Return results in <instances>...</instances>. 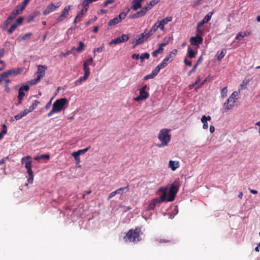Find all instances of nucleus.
I'll return each mask as SVG.
<instances>
[{
  "label": "nucleus",
  "mask_w": 260,
  "mask_h": 260,
  "mask_svg": "<svg viewBox=\"0 0 260 260\" xmlns=\"http://www.w3.org/2000/svg\"><path fill=\"white\" fill-rule=\"evenodd\" d=\"M141 231L140 227H136L135 230H129L123 238L124 241L132 242H137L141 241L140 234H142Z\"/></svg>",
  "instance_id": "nucleus-1"
},
{
  "label": "nucleus",
  "mask_w": 260,
  "mask_h": 260,
  "mask_svg": "<svg viewBox=\"0 0 260 260\" xmlns=\"http://www.w3.org/2000/svg\"><path fill=\"white\" fill-rule=\"evenodd\" d=\"M170 129H162L160 131L158 136V139L160 141L161 143L157 145L158 147H162L167 146L171 140V135L169 134L168 132Z\"/></svg>",
  "instance_id": "nucleus-2"
},
{
  "label": "nucleus",
  "mask_w": 260,
  "mask_h": 260,
  "mask_svg": "<svg viewBox=\"0 0 260 260\" xmlns=\"http://www.w3.org/2000/svg\"><path fill=\"white\" fill-rule=\"evenodd\" d=\"M180 186V182L177 180L171 185L169 190L168 197L167 199V202H173L174 200Z\"/></svg>",
  "instance_id": "nucleus-3"
},
{
  "label": "nucleus",
  "mask_w": 260,
  "mask_h": 260,
  "mask_svg": "<svg viewBox=\"0 0 260 260\" xmlns=\"http://www.w3.org/2000/svg\"><path fill=\"white\" fill-rule=\"evenodd\" d=\"M68 103V100L64 98L57 99L53 104L52 107L57 112H60L66 108V105Z\"/></svg>",
  "instance_id": "nucleus-4"
},
{
  "label": "nucleus",
  "mask_w": 260,
  "mask_h": 260,
  "mask_svg": "<svg viewBox=\"0 0 260 260\" xmlns=\"http://www.w3.org/2000/svg\"><path fill=\"white\" fill-rule=\"evenodd\" d=\"M149 37L146 33V30L144 33H142L136 37V43L133 46V48H135L137 46L142 44L143 42L147 40Z\"/></svg>",
  "instance_id": "nucleus-5"
},
{
  "label": "nucleus",
  "mask_w": 260,
  "mask_h": 260,
  "mask_svg": "<svg viewBox=\"0 0 260 260\" xmlns=\"http://www.w3.org/2000/svg\"><path fill=\"white\" fill-rule=\"evenodd\" d=\"M129 38L128 35H122L120 37H119L115 39L112 40L109 42V45L118 44L127 41Z\"/></svg>",
  "instance_id": "nucleus-6"
},
{
  "label": "nucleus",
  "mask_w": 260,
  "mask_h": 260,
  "mask_svg": "<svg viewBox=\"0 0 260 260\" xmlns=\"http://www.w3.org/2000/svg\"><path fill=\"white\" fill-rule=\"evenodd\" d=\"M18 12V11H17ZM18 15V12H15L14 10L9 16L8 18L5 21L2 27L3 30L6 29L7 26L10 24L11 21Z\"/></svg>",
  "instance_id": "nucleus-7"
},
{
  "label": "nucleus",
  "mask_w": 260,
  "mask_h": 260,
  "mask_svg": "<svg viewBox=\"0 0 260 260\" xmlns=\"http://www.w3.org/2000/svg\"><path fill=\"white\" fill-rule=\"evenodd\" d=\"M60 3H57L56 4V5H55L53 3H51L47 6L46 9L44 10V11L43 12V14L44 15H46L49 14L50 13L55 11L56 9L60 7Z\"/></svg>",
  "instance_id": "nucleus-8"
},
{
  "label": "nucleus",
  "mask_w": 260,
  "mask_h": 260,
  "mask_svg": "<svg viewBox=\"0 0 260 260\" xmlns=\"http://www.w3.org/2000/svg\"><path fill=\"white\" fill-rule=\"evenodd\" d=\"M203 38L199 35L192 37L190 39V43L193 45L198 46L203 42Z\"/></svg>",
  "instance_id": "nucleus-9"
},
{
  "label": "nucleus",
  "mask_w": 260,
  "mask_h": 260,
  "mask_svg": "<svg viewBox=\"0 0 260 260\" xmlns=\"http://www.w3.org/2000/svg\"><path fill=\"white\" fill-rule=\"evenodd\" d=\"M30 0H24L20 5H18L15 10H14L15 12H17L18 11V15L20 14L22 11L24 9L26 5L30 2Z\"/></svg>",
  "instance_id": "nucleus-10"
},
{
  "label": "nucleus",
  "mask_w": 260,
  "mask_h": 260,
  "mask_svg": "<svg viewBox=\"0 0 260 260\" xmlns=\"http://www.w3.org/2000/svg\"><path fill=\"white\" fill-rule=\"evenodd\" d=\"M90 74V71H88L86 69V71L84 72V75L83 76L80 77L78 80H77L75 82V86H78L81 84L82 82L84 81H85L88 77H89Z\"/></svg>",
  "instance_id": "nucleus-11"
},
{
  "label": "nucleus",
  "mask_w": 260,
  "mask_h": 260,
  "mask_svg": "<svg viewBox=\"0 0 260 260\" xmlns=\"http://www.w3.org/2000/svg\"><path fill=\"white\" fill-rule=\"evenodd\" d=\"M22 72V69L18 68V69H12L8 70L5 72L7 75V77L8 78L10 76H12V75L16 76V75H19V74H21V73Z\"/></svg>",
  "instance_id": "nucleus-12"
},
{
  "label": "nucleus",
  "mask_w": 260,
  "mask_h": 260,
  "mask_svg": "<svg viewBox=\"0 0 260 260\" xmlns=\"http://www.w3.org/2000/svg\"><path fill=\"white\" fill-rule=\"evenodd\" d=\"M47 69L45 66L39 65L38 67V70L37 72V77H39L40 79L43 77L45 74V70Z\"/></svg>",
  "instance_id": "nucleus-13"
},
{
  "label": "nucleus",
  "mask_w": 260,
  "mask_h": 260,
  "mask_svg": "<svg viewBox=\"0 0 260 260\" xmlns=\"http://www.w3.org/2000/svg\"><path fill=\"white\" fill-rule=\"evenodd\" d=\"M149 96V93L146 91L140 90V94L134 99V101L139 102L146 99Z\"/></svg>",
  "instance_id": "nucleus-14"
},
{
  "label": "nucleus",
  "mask_w": 260,
  "mask_h": 260,
  "mask_svg": "<svg viewBox=\"0 0 260 260\" xmlns=\"http://www.w3.org/2000/svg\"><path fill=\"white\" fill-rule=\"evenodd\" d=\"M172 20V17H167L164 19H163L162 20H161L160 22H158V26H159L160 29L161 30H164L165 27L164 25L166 24H167L168 22H171Z\"/></svg>",
  "instance_id": "nucleus-15"
},
{
  "label": "nucleus",
  "mask_w": 260,
  "mask_h": 260,
  "mask_svg": "<svg viewBox=\"0 0 260 260\" xmlns=\"http://www.w3.org/2000/svg\"><path fill=\"white\" fill-rule=\"evenodd\" d=\"M162 202L160 201L158 198H155L153 199L148 207V210H153L157 204H160Z\"/></svg>",
  "instance_id": "nucleus-16"
},
{
  "label": "nucleus",
  "mask_w": 260,
  "mask_h": 260,
  "mask_svg": "<svg viewBox=\"0 0 260 260\" xmlns=\"http://www.w3.org/2000/svg\"><path fill=\"white\" fill-rule=\"evenodd\" d=\"M32 35V34L31 32H28L27 34H25L24 35H21L19 36L17 38V41L18 42H21L22 41L25 40H28L30 39V37Z\"/></svg>",
  "instance_id": "nucleus-17"
},
{
  "label": "nucleus",
  "mask_w": 260,
  "mask_h": 260,
  "mask_svg": "<svg viewBox=\"0 0 260 260\" xmlns=\"http://www.w3.org/2000/svg\"><path fill=\"white\" fill-rule=\"evenodd\" d=\"M211 117L210 116H206L205 115H203L201 118V122L203 123V128L204 129H206L208 127V125L207 123V120H211Z\"/></svg>",
  "instance_id": "nucleus-18"
},
{
  "label": "nucleus",
  "mask_w": 260,
  "mask_h": 260,
  "mask_svg": "<svg viewBox=\"0 0 260 260\" xmlns=\"http://www.w3.org/2000/svg\"><path fill=\"white\" fill-rule=\"evenodd\" d=\"M167 190V188L165 187H161L159 189L158 191L162 193L160 197L158 198L160 201L165 202L166 201Z\"/></svg>",
  "instance_id": "nucleus-19"
},
{
  "label": "nucleus",
  "mask_w": 260,
  "mask_h": 260,
  "mask_svg": "<svg viewBox=\"0 0 260 260\" xmlns=\"http://www.w3.org/2000/svg\"><path fill=\"white\" fill-rule=\"evenodd\" d=\"M169 166L172 171H175L179 168V162L177 161L170 160L169 162Z\"/></svg>",
  "instance_id": "nucleus-20"
},
{
  "label": "nucleus",
  "mask_w": 260,
  "mask_h": 260,
  "mask_svg": "<svg viewBox=\"0 0 260 260\" xmlns=\"http://www.w3.org/2000/svg\"><path fill=\"white\" fill-rule=\"evenodd\" d=\"M40 15V12L38 11H36L34 12L31 15H29L27 17V23H30L32 22L34 19L38 17Z\"/></svg>",
  "instance_id": "nucleus-21"
},
{
  "label": "nucleus",
  "mask_w": 260,
  "mask_h": 260,
  "mask_svg": "<svg viewBox=\"0 0 260 260\" xmlns=\"http://www.w3.org/2000/svg\"><path fill=\"white\" fill-rule=\"evenodd\" d=\"M158 21L155 23L154 25L151 27L150 30L147 33H146L149 37H150L157 30V29L159 28V26H158Z\"/></svg>",
  "instance_id": "nucleus-22"
},
{
  "label": "nucleus",
  "mask_w": 260,
  "mask_h": 260,
  "mask_svg": "<svg viewBox=\"0 0 260 260\" xmlns=\"http://www.w3.org/2000/svg\"><path fill=\"white\" fill-rule=\"evenodd\" d=\"M235 101H233V102H231V103H227V101L224 103V111L225 112H228L229 110H230L231 109H232L234 106V103H235Z\"/></svg>",
  "instance_id": "nucleus-23"
},
{
  "label": "nucleus",
  "mask_w": 260,
  "mask_h": 260,
  "mask_svg": "<svg viewBox=\"0 0 260 260\" xmlns=\"http://www.w3.org/2000/svg\"><path fill=\"white\" fill-rule=\"evenodd\" d=\"M93 61V59L92 57H90V58L88 59L86 61H84L83 63V69L84 72L86 71V69L88 70V71H90L89 68L87 67L88 65H90Z\"/></svg>",
  "instance_id": "nucleus-24"
},
{
  "label": "nucleus",
  "mask_w": 260,
  "mask_h": 260,
  "mask_svg": "<svg viewBox=\"0 0 260 260\" xmlns=\"http://www.w3.org/2000/svg\"><path fill=\"white\" fill-rule=\"evenodd\" d=\"M121 21L118 19V17L114 18L113 19L110 20L108 23V25L109 26H114L117 24L119 23Z\"/></svg>",
  "instance_id": "nucleus-25"
},
{
  "label": "nucleus",
  "mask_w": 260,
  "mask_h": 260,
  "mask_svg": "<svg viewBox=\"0 0 260 260\" xmlns=\"http://www.w3.org/2000/svg\"><path fill=\"white\" fill-rule=\"evenodd\" d=\"M129 190V186L127 185L125 187L119 188L115 190L116 194H123V192H126Z\"/></svg>",
  "instance_id": "nucleus-26"
},
{
  "label": "nucleus",
  "mask_w": 260,
  "mask_h": 260,
  "mask_svg": "<svg viewBox=\"0 0 260 260\" xmlns=\"http://www.w3.org/2000/svg\"><path fill=\"white\" fill-rule=\"evenodd\" d=\"M40 103V102L37 101V100H35L34 103L32 104V105L29 106V108L28 109H25L26 111H27L28 112V113L32 111L37 107V106L39 105V104Z\"/></svg>",
  "instance_id": "nucleus-27"
},
{
  "label": "nucleus",
  "mask_w": 260,
  "mask_h": 260,
  "mask_svg": "<svg viewBox=\"0 0 260 260\" xmlns=\"http://www.w3.org/2000/svg\"><path fill=\"white\" fill-rule=\"evenodd\" d=\"M28 114L27 111L24 110L23 111L19 113V114L16 115L14 116V118L16 120H19L22 118L23 117L25 116Z\"/></svg>",
  "instance_id": "nucleus-28"
},
{
  "label": "nucleus",
  "mask_w": 260,
  "mask_h": 260,
  "mask_svg": "<svg viewBox=\"0 0 260 260\" xmlns=\"http://www.w3.org/2000/svg\"><path fill=\"white\" fill-rule=\"evenodd\" d=\"M132 3L133 5L132 8L133 10L135 11H136L142 7L141 4H140L139 3H138L136 1H135L134 0H133Z\"/></svg>",
  "instance_id": "nucleus-29"
},
{
  "label": "nucleus",
  "mask_w": 260,
  "mask_h": 260,
  "mask_svg": "<svg viewBox=\"0 0 260 260\" xmlns=\"http://www.w3.org/2000/svg\"><path fill=\"white\" fill-rule=\"evenodd\" d=\"M214 13V11L209 12L203 19V21L205 23H208L211 19L212 15Z\"/></svg>",
  "instance_id": "nucleus-30"
},
{
  "label": "nucleus",
  "mask_w": 260,
  "mask_h": 260,
  "mask_svg": "<svg viewBox=\"0 0 260 260\" xmlns=\"http://www.w3.org/2000/svg\"><path fill=\"white\" fill-rule=\"evenodd\" d=\"M238 95L237 91H234L230 97L227 100V103L233 102L234 101V99Z\"/></svg>",
  "instance_id": "nucleus-31"
},
{
  "label": "nucleus",
  "mask_w": 260,
  "mask_h": 260,
  "mask_svg": "<svg viewBox=\"0 0 260 260\" xmlns=\"http://www.w3.org/2000/svg\"><path fill=\"white\" fill-rule=\"evenodd\" d=\"M72 155L74 157V159L76 160V164L77 166H78L79 167H80V165H79L80 162V158L79 157V155L77 154V153L74 152Z\"/></svg>",
  "instance_id": "nucleus-32"
},
{
  "label": "nucleus",
  "mask_w": 260,
  "mask_h": 260,
  "mask_svg": "<svg viewBox=\"0 0 260 260\" xmlns=\"http://www.w3.org/2000/svg\"><path fill=\"white\" fill-rule=\"evenodd\" d=\"M188 56L189 58H194L196 56V52H194L190 47L188 48L187 50Z\"/></svg>",
  "instance_id": "nucleus-33"
},
{
  "label": "nucleus",
  "mask_w": 260,
  "mask_h": 260,
  "mask_svg": "<svg viewBox=\"0 0 260 260\" xmlns=\"http://www.w3.org/2000/svg\"><path fill=\"white\" fill-rule=\"evenodd\" d=\"M71 6H66L63 10V11L61 13V14L67 17L68 16V15H69V12L71 9Z\"/></svg>",
  "instance_id": "nucleus-34"
},
{
  "label": "nucleus",
  "mask_w": 260,
  "mask_h": 260,
  "mask_svg": "<svg viewBox=\"0 0 260 260\" xmlns=\"http://www.w3.org/2000/svg\"><path fill=\"white\" fill-rule=\"evenodd\" d=\"M246 36V32H240L237 35L235 39L240 41Z\"/></svg>",
  "instance_id": "nucleus-35"
},
{
  "label": "nucleus",
  "mask_w": 260,
  "mask_h": 260,
  "mask_svg": "<svg viewBox=\"0 0 260 260\" xmlns=\"http://www.w3.org/2000/svg\"><path fill=\"white\" fill-rule=\"evenodd\" d=\"M84 47V43L82 41H80L79 42L78 47H77V48H75V50H76L78 52H81L83 50Z\"/></svg>",
  "instance_id": "nucleus-36"
},
{
  "label": "nucleus",
  "mask_w": 260,
  "mask_h": 260,
  "mask_svg": "<svg viewBox=\"0 0 260 260\" xmlns=\"http://www.w3.org/2000/svg\"><path fill=\"white\" fill-rule=\"evenodd\" d=\"M18 27V26L15 24V23L13 24L10 28L9 29H8L7 30V33L9 35H11L12 34L13 31L16 29V28Z\"/></svg>",
  "instance_id": "nucleus-37"
},
{
  "label": "nucleus",
  "mask_w": 260,
  "mask_h": 260,
  "mask_svg": "<svg viewBox=\"0 0 260 260\" xmlns=\"http://www.w3.org/2000/svg\"><path fill=\"white\" fill-rule=\"evenodd\" d=\"M90 148V146H88L83 149L79 150L78 151H76L75 152L77 153L78 155H80L81 154H84V153H86V152H87L89 150Z\"/></svg>",
  "instance_id": "nucleus-38"
},
{
  "label": "nucleus",
  "mask_w": 260,
  "mask_h": 260,
  "mask_svg": "<svg viewBox=\"0 0 260 260\" xmlns=\"http://www.w3.org/2000/svg\"><path fill=\"white\" fill-rule=\"evenodd\" d=\"M170 62L168 60V58H165L159 64V66L161 67L162 69L165 68L168 64V62Z\"/></svg>",
  "instance_id": "nucleus-39"
},
{
  "label": "nucleus",
  "mask_w": 260,
  "mask_h": 260,
  "mask_svg": "<svg viewBox=\"0 0 260 260\" xmlns=\"http://www.w3.org/2000/svg\"><path fill=\"white\" fill-rule=\"evenodd\" d=\"M226 53V50L225 49H223L221 50V52L218 55L217 59L218 60H220L221 59H222L224 57V56H225Z\"/></svg>",
  "instance_id": "nucleus-40"
},
{
  "label": "nucleus",
  "mask_w": 260,
  "mask_h": 260,
  "mask_svg": "<svg viewBox=\"0 0 260 260\" xmlns=\"http://www.w3.org/2000/svg\"><path fill=\"white\" fill-rule=\"evenodd\" d=\"M163 48L158 47L157 49L155 50L152 53V55L153 57H156L157 54L163 52Z\"/></svg>",
  "instance_id": "nucleus-41"
},
{
  "label": "nucleus",
  "mask_w": 260,
  "mask_h": 260,
  "mask_svg": "<svg viewBox=\"0 0 260 260\" xmlns=\"http://www.w3.org/2000/svg\"><path fill=\"white\" fill-rule=\"evenodd\" d=\"M157 241H158L159 243L165 242V243H171L172 244L175 243V240L173 239L172 238H171L169 239H160L159 240H157Z\"/></svg>",
  "instance_id": "nucleus-42"
},
{
  "label": "nucleus",
  "mask_w": 260,
  "mask_h": 260,
  "mask_svg": "<svg viewBox=\"0 0 260 260\" xmlns=\"http://www.w3.org/2000/svg\"><path fill=\"white\" fill-rule=\"evenodd\" d=\"M25 96V93L21 89H19L18 99L19 100H22L23 97Z\"/></svg>",
  "instance_id": "nucleus-43"
},
{
  "label": "nucleus",
  "mask_w": 260,
  "mask_h": 260,
  "mask_svg": "<svg viewBox=\"0 0 260 260\" xmlns=\"http://www.w3.org/2000/svg\"><path fill=\"white\" fill-rule=\"evenodd\" d=\"M161 67H160L159 64L157 65L155 69L152 71L153 74L156 76L159 73L160 69H161Z\"/></svg>",
  "instance_id": "nucleus-44"
},
{
  "label": "nucleus",
  "mask_w": 260,
  "mask_h": 260,
  "mask_svg": "<svg viewBox=\"0 0 260 260\" xmlns=\"http://www.w3.org/2000/svg\"><path fill=\"white\" fill-rule=\"evenodd\" d=\"M10 80L9 79H6L5 80V90L7 92H9L10 91V88L9 87V86H8V84L9 83H10Z\"/></svg>",
  "instance_id": "nucleus-45"
},
{
  "label": "nucleus",
  "mask_w": 260,
  "mask_h": 260,
  "mask_svg": "<svg viewBox=\"0 0 260 260\" xmlns=\"http://www.w3.org/2000/svg\"><path fill=\"white\" fill-rule=\"evenodd\" d=\"M227 88L226 87H223L221 91V95L222 98H225L227 96Z\"/></svg>",
  "instance_id": "nucleus-46"
},
{
  "label": "nucleus",
  "mask_w": 260,
  "mask_h": 260,
  "mask_svg": "<svg viewBox=\"0 0 260 260\" xmlns=\"http://www.w3.org/2000/svg\"><path fill=\"white\" fill-rule=\"evenodd\" d=\"M146 13V10L144 9L137 12V15H138L139 18L140 17L144 16Z\"/></svg>",
  "instance_id": "nucleus-47"
},
{
  "label": "nucleus",
  "mask_w": 260,
  "mask_h": 260,
  "mask_svg": "<svg viewBox=\"0 0 260 260\" xmlns=\"http://www.w3.org/2000/svg\"><path fill=\"white\" fill-rule=\"evenodd\" d=\"M40 79L39 77H37L36 78H35L34 79H32L30 81H29V84L30 85L36 84L40 81Z\"/></svg>",
  "instance_id": "nucleus-48"
},
{
  "label": "nucleus",
  "mask_w": 260,
  "mask_h": 260,
  "mask_svg": "<svg viewBox=\"0 0 260 260\" xmlns=\"http://www.w3.org/2000/svg\"><path fill=\"white\" fill-rule=\"evenodd\" d=\"M149 57H150V55L148 53H144L141 54V55L140 56V58H141L142 61H143L144 59H145V58L149 59Z\"/></svg>",
  "instance_id": "nucleus-49"
},
{
  "label": "nucleus",
  "mask_w": 260,
  "mask_h": 260,
  "mask_svg": "<svg viewBox=\"0 0 260 260\" xmlns=\"http://www.w3.org/2000/svg\"><path fill=\"white\" fill-rule=\"evenodd\" d=\"M31 157L29 156H27L26 157H22L21 160V162L22 163V164L25 165L26 162L30 161L29 159Z\"/></svg>",
  "instance_id": "nucleus-50"
},
{
  "label": "nucleus",
  "mask_w": 260,
  "mask_h": 260,
  "mask_svg": "<svg viewBox=\"0 0 260 260\" xmlns=\"http://www.w3.org/2000/svg\"><path fill=\"white\" fill-rule=\"evenodd\" d=\"M200 76H198L197 79L196 80V81L194 82V83L189 85V89H192L196 85L198 84V83L200 82Z\"/></svg>",
  "instance_id": "nucleus-51"
},
{
  "label": "nucleus",
  "mask_w": 260,
  "mask_h": 260,
  "mask_svg": "<svg viewBox=\"0 0 260 260\" xmlns=\"http://www.w3.org/2000/svg\"><path fill=\"white\" fill-rule=\"evenodd\" d=\"M23 17H19L17 20H16V23H15V24H16L18 26L19 25H20L22 23V21L23 20Z\"/></svg>",
  "instance_id": "nucleus-52"
},
{
  "label": "nucleus",
  "mask_w": 260,
  "mask_h": 260,
  "mask_svg": "<svg viewBox=\"0 0 260 260\" xmlns=\"http://www.w3.org/2000/svg\"><path fill=\"white\" fill-rule=\"evenodd\" d=\"M89 4L90 3L88 2V0H84L82 3V6L84 8H87V9L88 10V6Z\"/></svg>",
  "instance_id": "nucleus-53"
},
{
  "label": "nucleus",
  "mask_w": 260,
  "mask_h": 260,
  "mask_svg": "<svg viewBox=\"0 0 260 260\" xmlns=\"http://www.w3.org/2000/svg\"><path fill=\"white\" fill-rule=\"evenodd\" d=\"M66 18V17L61 14V15L56 19V23L62 22Z\"/></svg>",
  "instance_id": "nucleus-54"
},
{
  "label": "nucleus",
  "mask_w": 260,
  "mask_h": 260,
  "mask_svg": "<svg viewBox=\"0 0 260 260\" xmlns=\"http://www.w3.org/2000/svg\"><path fill=\"white\" fill-rule=\"evenodd\" d=\"M3 130L0 132V134L2 135V138H3V135L7 133V127H6V125L5 124H3Z\"/></svg>",
  "instance_id": "nucleus-55"
},
{
  "label": "nucleus",
  "mask_w": 260,
  "mask_h": 260,
  "mask_svg": "<svg viewBox=\"0 0 260 260\" xmlns=\"http://www.w3.org/2000/svg\"><path fill=\"white\" fill-rule=\"evenodd\" d=\"M96 19H97V17H95L94 18H92V19H91L88 20L86 22V23H85L86 25L87 26L89 25L90 24H91L92 23H93L95 21H96Z\"/></svg>",
  "instance_id": "nucleus-56"
},
{
  "label": "nucleus",
  "mask_w": 260,
  "mask_h": 260,
  "mask_svg": "<svg viewBox=\"0 0 260 260\" xmlns=\"http://www.w3.org/2000/svg\"><path fill=\"white\" fill-rule=\"evenodd\" d=\"M115 0H107L102 5V6L104 7H107L109 4H112L114 3Z\"/></svg>",
  "instance_id": "nucleus-57"
},
{
  "label": "nucleus",
  "mask_w": 260,
  "mask_h": 260,
  "mask_svg": "<svg viewBox=\"0 0 260 260\" xmlns=\"http://www.w3.org/2000/svg\"><path fill=\"white\" fill-rule=\"evenodd\" d=\"M104 45H102V46H101L99 48H95L93 50V52L94 53L95 52H102L104 50Z\"/></svg>",
  "instance_id": "nucleus-58"
},
{
  "label": "nucleus",
  "mask_w": 260,
  "mask_h": 260,
  "mask_svg": "<svg viewBox=\"0 0 260 260\" xmlns=\"http://www.w3.org/2000/svg\"><path fill=\"white\" fill-rule=\"evenodd\" d=\"M126 15H125L122 12L120 13V14L117 16L118 19L121 21L122 20H123L126 17Z\"/></svg>",
  "instance_id": "nucleus-59"
},
{
  "label": "nucleus",
  "mask_w": 260,
  "mask_h": 260,
  "mask_svg": "<svg viewBox=\"0 0 260 260\" xmlns=\"http://www.w3.org/2000/svg\"><path fill=\"white\" fill-rule=\"evenodd\" d=\"M34 180V174H31L28 175V178L27 179V181L29 183H32Z\"/></svg>",
  "instance_id": "nucleus-60"
},
{
  "label": "nucleus",
  "mask_w": 260,
  "mask_h": 260,
  "mask_svg": "<svg viewBox=\"0 0 260 260\" xmlns=\"http://www.w3.org/2000/svg\"><path fill=\"white\" fill-rule=\"evenodd\" d=\"M155 77V76L152 73H151V74H149V75H147L146 76H145L144 78V79L145 80H147L149 79H152L154 77Z\"/></svg>",
  "instance_id": "nucleus-61"
},
{
  "label": "nucleus",
  "mask_w": 260,
  "mask_h": 260,
  "mask_svg": "<svg viewBox=\"0 0 260 260\" xmlns=\"http://www.w3.org/2000/svg\"><path fill=\"white\" fill-rule=\"evenodd\" d=\"M184 62L186 66L191 67L192 66V62L190 60H187L186 58H185L184 60Z\"/></svg>",
  "instance_id": "nucleus-62"
},
{
  "label": "nucleus",
  "mask_w": 260,
  "mask_h": 260,
  "mask_svg": "<svg viewBox=\"0 0 260 260\" xmlns=\"http://www.w3.org/2000/svg\"><path fill=\"white\" fill-rule=\"evenodd\" d=\"M160 0H151L149 2V5L154 6L155 5H156L157 3H158L160 2Z\"/></svg>",
  "instance_id": "nucleus-63"
},
{
  "label": "nucleus",
  "mask_w": 260,
  "mask_h": 260,
  "mask_svg": "<svg viewBox=\"0 0 260 260\" xmlns=\"http://www.w3.org/2000/svg\"><path fill=\"white\" fill-rule=\"evenodd\" d=\"M25 167L26 169H29L31 168V161H27L25 162Z\"/></svg>",
  "instance_id": "nucleus-64"
}]
</instances>
